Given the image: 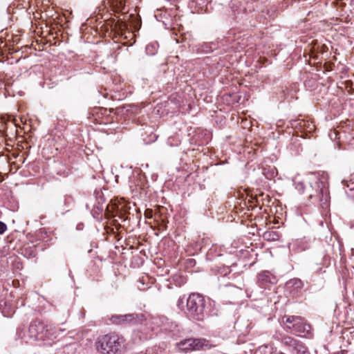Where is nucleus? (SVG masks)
<instances>
[{"mask_svg":"<svg viewBox=\"0 0 354 354\" xmlns=\"http://www.w3.org/2000/svg\"><path fill=\"white\" fill-rule=\"evenodd\" d=\"M6 230H7L6 225L4 223L0 221V234H3Z\"/></svg>","mask_w":354,"mask_h":354,"instance_id":"f8f14e48","label":"nucleus"},{"mask_svg":"<svg viewBox=\"0 0 354 354\" xmlns=\"http://www.w3.org/2000/svg\"><path fill=\"white\" fill-rule=\"evenodd\" d=\"M183 304V301L182 299H179L178 301V307H180V304Z\"/></svg>","mask_w":354,"mask_h":354,"instance_id":"2eb2a0df","label":"nucleus"},{"mask_svg":"<svg viewBox=\"0 0 354 354\" xmlns=\"http://www.w3.org/2000/svg\"><path fill=\"white\" fill-rule=\"evenodd\" d=\"M281 341L283 346L291 349L296 344H298L299 340L288 335H283Z\"/></svg>","mask_w":354,"mask_h":354,"instance_id":"9d476101","label":"nucleus"},{"mask_svg":"<svg viewBox=\"0 0 354 354\" xmlns=\"http://www.w3.org/2000/svg\"><path fill=\"white\" fill-rule=\"evenodd\" d=\"M178 345L180 350L184 351L185 352L201 350L207 346L205 339L195 338H189L183 339L180 341Z\"/></svg>","mask_w":354,"mask_h":354,"instance_id":"423d86ee","label":"nucleus"},{"mask_svg":"<svg viewBox=\"0 0 354 354\" xmlns=\"http://www.w3.org/2000/svg\"><path fill=\"white\" fill-rule=\"evenodd\" d=\"M125 0H104L105 6H109L116 12H123L125 9Z\"/></svg>","mask_w":354,"mask_h":354,"instance_id":"6e6552de","label":"nucleus"},{"mask_svg":"<svg viewBox=\"0 0 354 354\" xmlns=\"http://www.w3.org/2000/svg\"><path fill=\"white\" fill-rule=\"evenodd\" d=\"M304 287L303 281L299 279H290L286 283V288L291 293H297L301 290Z\"/></svg>","mask_w":354,"mask_h":354,"instance_id":"0eeeda50","label":"nucleus"},{"mask_svg":"<svg viewBox=\"0 0 354 354\" xmlns=\"http://www.w3.org/2000/svg\"><path fill=\"white\" fill-rule=\"evenodd\" d=\"M274 277L268 271H263L258 276V282L261 286H266L269 283H272Z\"/></svg>","mask_w":354,"mask_h":354,"instance_id":"1a4fd4ad","label":"nucleus"},{"mask_svg":"<svg viewBox=\"0 0 354 354\" xmlns=\"http://www.w3.org/2000/svg\"><path fill=\"white\" fill-rule=\"evenodd\" d=\"M281 322L287 330H292L295 334L308 333L310 326L300 316L284 315Z\"/></svg>","mask_w":354,"mask_h":354,"instance_id":"7ed1b4c3","label":"nucleus"},{"mask_svg":"<svg viewBox=\"0 0 354 354\" xmlns=\"http://www.w3.org/2000/svg\"><path fill=\"white\" fill-rule=\"evenodd\" d=\"M297 188L299 189V190H301L303 192L304 190V184L302 183H298L297 184Z\"/></svg>","mask_w":354,"mask_h":354,"instance_id":"4468645a","label":"nucleus"},{"mask_svg":"<svg viewBox=\"0 0 354 354\" xmlns=\"http://www.w3.org/2000/svg\"><path fill=\"white\" fill-rule=\"evenodd\" d=\"M145 216L147 218H151L152 217V210L147 209L145 212Z\"/></svg>","mask_w":354,"mask_h":354,"instance_id":"ddd939ff","label":"nucleus"},{"mask_svg":"<svg viewBox=\"0 0 354 354\" xmlns=\"http://www.w3.org/2000/svg\"><path fill=\"white\" fill-rule=\"evenodd\" d=\"M113 324L118 325H136L141 324L145 320L142 314L129 313L126 315H114L110 318Z\"/></svg>","mask_w":354,"mask_h":354,"instance_id":"39448f33","label":"nucleus"},{"mask_svg":"<svg viewBox=\"0 0 354 354\" xmlns=\"http://www.w3.org/2000/svg\"><path fill=\"white\" fill-rule=\"evenodd\" d=\"M291 350L296 354H308L307 348L300 341H298V344H296Z\"/></svg>","mask_w":354,"mask_h":354,"instance_id":"9b49d317","label":"nucleus"},{"mask_svg":"<svg viewBox=\"0 0 354 354\" xmlns=\"http://www.w3.org/2000/svg\"><path fill=\"white\" fill-rule=\"evenodd\" d=\"M97 349L102 353H116L121 346L120 337L117 334L106 335L96 343Z\"/></svg>","mask_w":354,"mask_h":354,"instance_id":"20e7f679","label":"nucleus"},{"mask_svg":"<svg viewBox=\"0 0 354 354\" xmlns=\"http://www.w3.org/2000/svg\"><path fill=\"white\" fill-rule=\"evenodd\" d=\"M186 314L191 319L201 321L205 317V301L203 295L192 293L187 299Z\"/></svg>","mask_w":354,"mask_h":354,"instance_id":"f03ea898","label":"nucleus"},{"mask_svg":"<svg viewBox=\"0 0 354 354\" xmlns=\"http://www.w3.org/2000/svg\"><path fill=\"white\" fill-rule=\"evenodd\" d=\"M64 331L62 328H56L43 322L36 319L32 321L28 328V335L30 339L38 341H48L49 344L57 338L59 332Z\"/></svg>","mask_w":354,"mask_h":354,"instance_id":"f257e3e1","label":"nucleus"}]
</instances>
